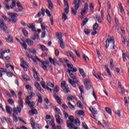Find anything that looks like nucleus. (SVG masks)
<instances>
[{"label": "nucleus", "instance_id": "obj_1", "mask_svg": "<svg viewBox=\"0 0 129 129\" xmlns=\"http://www.w3.org/2000/svg\"><path fill=\"white\" fill-rule=\"evenodd\" d=\"M32 60H33V62L35 63V64H38L37 63V62H40V63H42L41 66L45 71L47 70V66L48 65V63H49L48 61H46L45 62L44 61H42L38 56H35L34 58L33 57H30Z\"/></svg>", "mask_w": 129, "mask_h": 129}, {"label": "nucleus", "instance_id": "obj_2", "mask_svg": "<svg viewBox=\"0 0 129 129\" xmlns=\"http://www.w3.org/2000/svg\"><path fill=\"white\" fill-rule=\"evenodd\" d=\"M110 46L111 47L113 46V49H114V39L113 37L109 36L106 40V48H108Z\"/></svg>", "mask_w": 129, "mask_h": 129}, {"label": "nucleus", "instance_id": "obj_3", "mask_svg": "<svg viewBox=\"0 0 129 129\" xmlns=\"http://www.w3.org/2000/svg\"><path fill=\"white\" fill-rule=\"evenodd\" d=\"M18 97H19V106L17 107V109L19 113H21V111H22V108L24 107V105L23 104V100H22V92L20 91L18 93Z\"/></svg>", "mask_w": 129, "mask_h": 129}, {"label": "nucleus", "instance_id": "obj_4", "mask_svg": "<svg viewBox=\"0 0 129 129\" xmlns=\"http://www.w3.org/2000/svg\"><path fill=\"white\" fill-rule=\"evenodd\" d=\"M59 91V86H55V87L54 88V97L55 99L56 100V101L58 104H61L62 102L61 101V99L58 95H56V93Z\"/></svg>", "mask_w": 129, "mask_h": 129}, {"label": "nucleus", "instance_id": "obj_5", "mask_svg": "<svg viewBox=\"0 0 129 129\" xmlns=\"http://www.w3.org/2000/svg\"><path fill=\"white\" fill-rule=\"evenodd\" d=\"M8 15L9 16V22H11L13 24H15L17 22V16L13 13L9 12Z\"/></svg>", "mask_w": 129, "mask_h": 129}, {"label": "nucleus", "instance_id": "obj_6", "mask_svg": "<svg viewBox=\"0 0 129 129\" xmlns=\"http://www.w3.org/2000/svg\"><path fill=\"white\" fill-rule=\"evenodd\" d=\"M0 26L2 29L4 31V32H5L6 34H9V30H8V27L7 26L5 25V24H4V20H0Z\"/></svg>", "mask_w": 129, "mask_h": 129}, {"label": "nucleus", "instance_id": "obj_7", "mask_svg": "<svg viewBox=\"0 0 129 129\" xmlns=\"http://www.w3.org/2000/svg\"><path fill=\"white\" fill-rule=\"evenodd\" d=\"M5 8L7 9V10H10V9H12V10L15 9L16 8V1L12 0V5L10 6L8 5L7 3L5 4Z\"/></svg>", "mask_w": 129, "mask_h": 129}, {"label": "nucleus", "instance_id": "obj_8", "mask_svg": "<svg viewBox=\"0 0 129 129\" xmlns=\"http://www.w3.org/2000/svg\"><path fill=\"white\" fill-rule=\"evenodd\" d=\"M57 39H58V43L60 48L65 49V44H64V40L62 39V36H59Z\"/></svg>", "mask_w": 129, "mask_h": 129}, {"label": "nucleus", "instance_id": "obj_9", "mask_svg": "<svg viewBox=\"0 0 129 129\" xmlns=\"http://www.w3.org/2000/svg\"><path fill=\"white\" fill-rule=\"evenodd\" d=\"M84 83L87 90H89V89L91 88V85H90V81H89V80L85 79L84 81Z\"/></svg>", "mask_w": 129, "mask_h": 129}, {"label": "nucleus", "instance_id": "obj_10", "mask_svg": "<svg viewBox=\"0 0 129 129\" xmlns=\"http://www.w3.org/2000/svg\"><path fill=\"white\" fill-rule=\"evenodd\" d=\"M63 3L64 6H67V8L64 9V13L66 14V15H68L69 13V4L67 0H63Z\"/></svg>", "mask_w": 129, "mask_h": 129}, {"label": "nucleus", "instance_id": "obj_11", "mask_svg": "<svg viewBox=\"0 0 129 129\" xmlns=\"http://www.w3.org/2000/svg\"><path fill=\"white\" fill-rule=\"evenodd\" d=\"M16 40L20 42L21 45L22 46V47H23L24 49H25V50H27V44H26V42H25V41H24V40L21 39V40H19V39L16 38Z\"/></svg>", "mask_w": 129, "mask_h": 129}, {"label": "nucleus", "instance_id": "obj_12", "mask_svg": "<svg viewBox=\"0 0 129 129\" xmlns=\"http://www.w3.org/2000/svg\"><path fill=\"white\" fill-rule=\"evenodd\" d=\"M55 116L56 122L58 123V124H62L63 123V119H61V118L60 117V115H55Z\"/></svg>", "mask_w": 129, "mask_h": 129}, {"label": "nucleus", "instance_id": "obj_13", "mask_svg": "<svg viewBox=\"0 0 129 129\" xmlns=\"http://www.w3.org/2000/svg\"><path fill=\"white\" fill-rule=\"evenodd\" d=\"M87 10H88V4L85 3V6L84 7V9L82 10V11L81 12V15L82 16H83V15H84V14H85V13L86 12V11H87Z\"/></svg>", "mask_w": 129, "mask_h": 129}, {"label": "nucleus", "instance_id": "obj_14", "mask_svg": "<svg viewBox=\"0 0 129 129\" xmlns=\"http://www.w3.org/2000/svg\"><path fill=\"white\" fill-rule=\"evenodd\" d=\"M74 4L75 5V9L78 10V9H79V6H80V4H81V0H75Z\"/></svg>", "mask_w": 129, "mask_h": 129}, {"label": "nucleus", "instance_id": "obj_15", "mask_svg": "<svg viewBox=\"0 0 129 129\" xmlns=\"http://www.w3.org/2000/svg\"><path fill=\"white\" fill-rule=\"evenodd\" d=\"M69 82L73 87H76V86H75V84H77L78 83V80H76V81H72L71 79L69 80Z\"/></svg>", "mask_w": 129, "mask_h": 129}, {"label": "nucleus", "instance_id": "obj_16", "mask_svg": "<svg viewBox=\"0 0 129 129\" xmlns=\"http://www.w3.org/2000/svg\"><path fill=\"white\" fill-rule=\"evenodd\" d=\"M67 124L68 127H69V128L72 129L75 127V125H74V124H73V122H72L67 121Z\"/></svg>", "mask_w": 129, "mask_h": 129}, {"label": "nucleus", "instance_id": "obj_17", "mask_svg": "<svg viewBox=\"0 0 129 129\" xmlns=\"http://www.w3.org/2000/svg\"><path fill=\"white\" fill-rule=\"evenodd\" d=\"M36 95L38 97V102H39V103H42V102H43V98H42V95L40 93H37Z\"/></svg>", "mask_w": 129, "mask_h": 129}, {"label": "nucleus", "instance_id": "obj_18", "mask_svg": "<svg viewBox=\"0 0 129 129\" xmlns=\"http://www.w3.org/2000/svg\"><path fill=\"white\" fill-rule=\"evenodd\" d=\"M48 4V9L49 10H53V3H52V1L51 0H46Z\"/></svg>", "mask_w": 129, "mask_h": 129}, {"label": "nucleus", "instance_id": "obj_19", "mask_svg": "<svg viewBox=\"0 0 129 129\" xmlns=\"http://www.w3.org/2000/svg\"><path fill=\"white\" fill-rule=\"evenodd\" d=\"M79 71L81 75H82V76L83 77V78H85V77L86 76L85 75V73L84 72V71L83 70V69H82L81 68H79Z\"/></svg>", "mask_w": 129, "mask_h": 129}, {"label": "nucleus", "instance_id": "obj_20", "mask_svg": "<svg viewBox=\"0 0 129 129\" xmlns=\"http://www.w3.org/2000/svg\"><path fill=\"white\" fill-rule=\"evenodd\" d=\"M34 86H35V87H36L37 89L39 90V91H42V90L41 89V86H40V84H39V83L35 82L34 83Z\"/></svg>", "mask_w": 129, "mask_h": 129}, {"label": "nucleus", "instance_id": "obj_21", "mask_svg": "<svg viewBox=\"0 0 129 129\" xmlns=\"http://www.w3.org/2000/svg\"><path fill=\"white\" fill-rule=\"evenodd\" d=\"M29 115H34V114H38V111H37V110L34 109L29 111Z\"/></svg>", "mask_w": 129, "mask_h": 129}, {"label": "nucleus", "instance_id": "obj_22", "mask_svg": "<svg viewBox=\"0 0 129 129\" xmlns=\"http://www.w3.org/2000/svg\"><path fill=\"white\" fill-rule=\"evenodd\" d=\"M6 111L7 113H9L10 114H11L12 111H13V109H12V108H11V107L6 106Z\"/></svg>", "mask_w": 129, "mask_h": 129}, {"label": "nucleus", "instance_id": "obj_23", "mask_svg": "<svg viewBox=\"0 0 129 129\" xmlns=\"http://www.w3.org/2000/svg\"><path fill=\"white\" fill-rule=\"evenodd\" d=\"M25 103L26 104H28V105L31 108H33L34 107V106L35 105V103L34 102H25Z\"/></svg>", "mask_w": 129, "mask_h": 129}, {"label": "nucleus", "instance_id": "obj_24", "mask_svg": "<svg viewBox=\"0 0 129 129\" xmlns=\"http://www.w3.org/2000/svg\"><path fill=\"white\" fill-rule=\"evenodd\" d=\"M26 42L29 46H33V45H34V41L30 39H27L26 40Z\"/></svg>", "mask_w": 129, "mask_h": 129}, {"label": "nucleus", "instance_id": "obj_25", "mask_svg": "<svg viewBox=\"0 0 129 129\" xmlns=\"http://www.w3.org/2000/svg\"><path fill=\"white\" fill-rule=\"evenodd\" d=\"M40 47L43 52H48V48H47L44 45H40Z\"/></svg>", "mask_w": 129, "mask_h": 129}, {"label": "nucleus", "instance_id": "obj_26", "mask_svg": "<svg viewBox=\"0 0 129 129\" xmlns=\"http://www.w3.org/2000/svg\"><path fill=\"white\" fill-rule=\"evenodd\" d=\"M75 120V118L74 116L71 115L69 117V120L67 121H70V122H74Z\"/></svg>", "mask_w": 129, "mask_h": 129}, {"label": "nucleus", "instance_id": "obj_27", "mask_svg": "<svg viewBox=\"0 0 129 129\" xmlns=\"http://www.w3.org/2000/svg\"><path fill=\"white\" fill-rule=\"evenodd\" d=\"M67 55L68 57H71V58H74V54H73V52L72 51H68L67 52Z\"/></svg>", "mask_w": 129, "mask_h": 129}, {"label": "nucleus", "instance_id": "obj_28", "mask_svg": "<svg viewBox=\"0 0 129 129\" xmlns=\"http://www.w3.org/2000/svg\"><path fill=\"white\" fill-rule=\"evenodd\" d=\"M27 27L29 28L32 30L33 32H37V30H36L35 28V26L33 24H30V25H28Z\"/></svg>", "mask_w": 129, "mask_h": 129}, {"label": "nucleus", "instance_id": "obj_29", "mask_svg": "<svg viewBox=\"0 0 129 129\" xmlns=\"http://www.w3.org/2000/svg\"><path fill=\"white\" fill-rule=\"evenodd\" d=\"M67 19H68V17H67V14H65V13H63L62 15V22H64L65 21H66V20H67Z\"/></svg>", "mask_w": 129, "mask_h": 129}, {"label": "nucleus", "instance_id": "obj_30", "mask_svg": "<svg viewBox=\"0 0 129 129\" xmlns=\"http://www.w3.org/2000/svg\"><path fill=\"white\" fill-rule=\"evenodd\" d=\"M6 40L8 43H13V37L11 36H9V37L8 38H6Z\"/></svg>", "mask_w": 129, "mask_h": 129}, {"label": "nucleus", "instance_id": "obj_31", "mask_svg": "<svg viewBox=\"0 0 129 129\" xmlns=\"http://www.w3.org/2000/svg\"><path fill=\"white\" fill-rule=\"evenodd\" d=\"M77 115H83L84 114V111L83 110H79L76 112Z\"/></svg>", "mask_w": 129, "mask_h": 129}, {"label": "nucleus", "instance_id": "obj_32", "mask_svg": "<svg viewBox=\"0 0 129 129\" xmlns=\"http://www.w3.org/2000/svg\"><path fill=\"white\" fill-rule=\"evenodd\" d=\"M105 110L106 111L109 113V114H110V115H111V114H112V112L111 111V109H110V108L109 107H105Z\"/></svg>", "mask_w": 129, "mask_h": 129}, {"label": "nucleus", "instance_id": "obj_33", "mask_svg": "<svg viewBox=\"0 0 129 129\" xmlns=\"http://www.w3.org/2000/svg\"><path fill=\"white\" fill-rule=\"evenodd\" d=\"M87 22H88V19H87V18H85L83 20V22L82 23V27H84V26L86 25V23H87Z\"/></svg>", "mask_w": 129, "mask_h": 129}, {"label": "nucleus", "instance_id": "obj_34", "mask_svg": "<svg viewBox=\"0 0 129 129\" xmlns=\"http://www.w3.org/2000/svg\"><path fill=\"white\" fill-rule=\"evenodd\" d=\"M34 37H31V39L34 40L39 39V35H38L37 33L34 34Z\"/></svg>", "mask_w": 129, "mask_h": 129}, {"label": "nucleus", "instance_id": "obj_35", "mask_svg": "<svg viewBox=\"0 0 129 129\" xmlns=\"http://www.w3.org/2000/svg\"><path fill=\"white\" fill-rule=\"evenodd\" d=\"M98 27H99V25L97 23H95V24L93 25V30L94 31H96L97 29H98Z\"/></svg>", "mask_w": 129, "mask_h": 129}, {"label": "nucleus", "instance_id": "obj_36", "mask_svg": "<svg viewBox=\"0 0 129 129\" xmlns=\"http://www.w3.org/2000/svg\"><path fill=\"white\" fill-rule=\"evenodd\" d=\"M79 89L80 91L81 94L84 93V87L83 86H81L79 87Z\"/></svg>", "mask_w": 129, "mask_h": 129}, {"label": "nucleus", "instance_id": "obj_37", "mask_svg": "<svg viewBox=\"0 0 129 129\" xmlns=\"http://www.w3.org/2000/svg\"><path fill=\"white\" fill-rule=\"evenodd\" d=\"M34 79L36 81H40V78L38 76V73L33 75Z\"/></svg>", "mask_w": 129, "mask_h": 129}, {"label": "nucleus", "instance_id": "obj_38", "mask_svg": "<svg viewBox=\"0 0 129 129\" xmlns=\"http://www.w3.org/2000/svg\"><path fill=\"white\" fill-rule=\"evenodd\" d=\"M90 110L92 113H93L94 114H96V113H97V112H96L95 109H94L93 107L90 108Z\"/></svg>", "mask_w": 129, "mask_h": 129}, {"label": "nucleus", "instance_id": "obj_39", "mask_svg": "<svg viewBox=\"0 0 129 129\" xmlns=\"http://www.w3.org/2000/svg\"><path fill=\"white\" fill-rule=\"evenodd\" d=\"M72 13L74 15V16H76L77 14V10L75 9H75L73 8L72 9Z\"/></svg>", "mask_w": 129, "mask_h": 129}, {"label": "nucleus", "instance_id": "obj_40", "mask_svg": "<svg viewBox=\"0 0 129 129\" xmlns=\"http://www.w3.org/2000/svg\"><path fill=\"white\" fill-rule=\"evenodd\" d=\"M75 123L77 124V125H80V121L78 118H76L75 119Z\"/></svg>", "mask_w": 129, "mask_h": 129}, {"label": "nucleus", "instance_id": "obj_41", "mask_svg": "<svg viewBox=\"0 0 129 129\" xmlns=\"http://www.w3.org/2000/svg\"><path fill=\"white\" fill-rule=\"evenodd\" d=\"M70 77H71V78L74 79V80H76V79H77V77H76V76H75V75H74L73 74H70Z\"/></svg>", "mask_w": 129, "mask_h": 129}, {"label": "nucleus", "instance_id": "obj_42", "mask_svg": "<svg viewBox=\"0 0 129 129\" xmlns=\"http://www.w3.org/2000/svg\"><path fill=\"white\" fill-rule=\"evenodd\" d=\"M55 110L57 113H59V114H61V110H60V109H59L58 107L56 106L54 107Z\"/></svg>", "mask_w": 129, "mask_h": 129}, {"label": "nucleus", "instance_id": "obj_43", "mask_svg": "<svg viewBox=\"0 0 129 129\" xmlns=\"http://www.w3.org/2000/svg\"><path fill=\"white\" fill-rule=\"evenodd\" d=\"M63 115H64V119H67V118L69 117V114H68L65 111H63Z\"/></svg>", "mask_w": 129, "mask_h": 129}, {"label": "nucleus", "instance_id": "obj_44", "mask_svg": "<svg viewBox=\"0 0 129 129\" xmlns=\"http://www.w3.org/2000/svg\"><path fill=\"white\" fill-rule=\"evenodd\" d=\"M107 20L108 23H111V18H110V15H109V14H108V15H107Z\"/></svg>", "mask_w": 129, "mask_h": 129}, {"label": "nucleus", "instance_id": "obj_45", "mask_svg": "<svg viewBox=\"0 0 129 129\" xmlns=\"http://www.w3.org/2000/svg\"><path fill=\"white\" fill-rule=\"evenodd\" d=\"M113 62V59H111V60L110 61V66L111 67V69L112 70V69H113V67H114V66H113V64L112 63Z\"/></svg>", "mask_w": 129, "mask_h": 129}, {"label": "nucleus", "instance_id": "obj_46", "mask_svg": "<svg viewBox=\"0 0 129 129\" xmlns=\"http://www.w3.org/2000/svg\"><path fill=\"white\" fill-rule=\"evenodd\" d=\"M66 86V82L63 81L61 83V87L62 88H65V87Z\"/></svg>", "mask_w": 129, "mask_h": 129}, {"label": "nucleus", "instance_id": "obj_47", "mask_svg": "<svg viewBox=\"0 0 129 129\" xmlns=\"http://www.w3.org/2000/svg\"><path fill=\"white\" fill-rule=\"evenodd\" d=\"M124 100L125 102V105L126 106H128V102L127 101V98L126 97H125L124 98Z\"/></svg>", "mask_w": 129, "mask_h": 129}, {"label": "nucleus", "instance_id": "obj_48", "mask_svg": "<svg viewBox=\"0 0 129 129\" xmlns=\"http://www.w3.org/2000/svg\"><path fill=\"white\" fill-rule=\"evenodd\" d=\"M49 62H50L51 64L54 65L55 64V59H53V58L49 57Z\"/></svg>", "mask_w": 129, "mask_h": 129}, {"label": "nucleus", "instance_id": "obj_49", "mask_svg": "<svg viewBox=\"0 0 129 129\" xmlns=\"http://www.w3.org/2000/svg\"><path fill=\"white\" fill-rule=\"evenodd\" d=\"M64 90L66 93H68V92H70V91L68 90V86H66L64 87Z\"/></svg>", "mask_w": 129, "mask_h": 129}, {"label": "nucleus", "instance_id": "obj_50", "mask_svg": "<svg viewBox=\"0 0 129 129\" xmlns=\"http://www.w3.org/2000/svg\"><path fill=\"white\" fill-rule=\"evenodd\" d=\"M7 72H8V70L7 69L0 68V72H1V73H5Z\"/></svg>", "mask_w": 129, "mask_h": 129}, {"label": "nucleus", "instance_id": "obj_51", "mask_svg": "<svg viewBox=\"0 0 129 129\" xmlns=\"http://www.w3.org/2000/svg\"><path fill=\"white\" fill-rule=\"evenodd\" d=\"M69 106L70 108H71V109H75V108L74 106L73 105H72V104H71V103L70 102H69Z\"/></svg>", "mask_w": 129, "mask_h": 129}, {"label": "nucleus", "instance_id": "obj_52", "mask_svg": "<svg viewBox=\"0 0 129 129\" xmlns=\"http://www.w3.org/2000/svg\"><path fill=\"white\" fill-rule=\"evenodd\" d=\"M47 86H49V87H52V88L55 86L54 84H52L51 82L47 83Z\"/></svg>", "mask_w": 129, "mask_h": 129}, {"label": "nucleus", "instance_id": "obj_53", "mask_svg": "<svg viewBox=\"0 0 129 129\" xmlns=\"http://www.w3.org/2000/svg\"><path fill=\"white\" fill-rule=\"evenodd\" d=\"M13 117L14 121L15 122H18V117H17V116H16V115H15V114H13Z\"/></svg>", "mask_w": 129, "mask_h": 129}, {"label": "nucleus", "instance_id": "obj_54", "mask_svg": "<svg viewBox=\"0 0 129 129\" xmlns=\"http://www.w3.org/2000/svg\"><path fill=\"white\" fill-rule=\"evenodd\" d=\"M116 115L118 116V117H120V110H117L115 112Z\"/></svg>", "mask_w": 129, "mask_h": 129}, {"label": "nucleus", "instance_id": "obj_55", "mask_svg": "<svg viewBox=\"0 0 129 129\" xmlns=\"http://www.w3.org/2000/svg\"><path fill=\"white\" fill-rule=\"evenodd\" d=\"M22 32L24 34V36H28V31H27L26 29H22Z\"/></svg>", "mask_w": 129, "mask_h": 129}, {"label": "nucleus", "instance_id": "obj_56", "mask_svg": "<svg viewBox=\"0 0 129 129\" xmlns=\"http://www.w3.org/2000/svg\"><path fill=\"white\" fill-rule=\"evenodd\" d=\"M73 98H74V97H73V96H69L67 98V99L69 101H71L73 100Z\"/></svg>", "mask_w": 129, "mask_h": 129}, {"label": "nucleus", "instance_id": "obj_57", "mask_svg": "<svg viewBox=\"0 0 129 129\" xmlns=\"http://www.w3.org/2000/svg\"><path fill=\"white\" fill-rule=\"evenodd\" d=\"M32 98V97L30 96H27L26 98V102H30V99Z\"/></svg>", "mask_w": 129, "mask_h": 129}, {"label": "nucleus", "instance_id": "obj_58", "mask_svg": "<svg viewBox=\"0 0 129 129\" xmlns=\"http://www.w3.org/2000/svg\"><path fill=\"white\" fill-rule=\"evenodd\" d=\"M30 52H31L32 54H36L37 53V51H36V49L34 48H31L30 51Z\"/></svg>", "mask_w": 129, "mask_h": 129}, {"label": "nucleus", "instance_id": "obj_59", "mask_svg": "<svg viewBox=\"0 0 129 129\" xmlns=\"http://www.w3.org/2000/svg\"><path fill=\"white\" fill-rule=\"evenodd\" d=\"M82 124H83V127L84 129H89L88 128V126H87V125L85 122H83Z\"/></svg>", "mask_w": 129, "mask_h": 129}, {"label": "nucleus", "instance_id": "obj_60", "mask_svg": "<svg viewBox=\"0 0 129 129\" xmlns=\"http://www.w3.org/2000/svg\"><path fill=\"white\" fill-rule=\"evenodd\" d=\"M8 101L9 104H13V103L15 102L14 100L12 99H8Z\"/></svg>", "mask_w": 129, "mask_h": 129}, {"label": "nucleus", "instance_id": "obj_61", "mask_svg": "<svg viewBox=\"0 0 129 129\" xmlns=\"http://www.w3.org/2000/svg\"><path fill=\"white\" fill-rule=\"evenodd\" d=\"M84 32L86 34V35H88L90 33L89 30H88V29H86V28L84 29Z\"/></svg>", "mask_w": 129, "mask_h": 129}, {"label": "nucleus", "instance_id": "obj_62", "mask_svg": "<svg viewBox=\"0 0 129 129\" xmlns=\"http://www.w3.org/2000/svg\"><path fill=\"white\" fill-rule=\"evenodd\" d=\"M40 84L41 85V86H42L43 88H46V84H45V82L42 81L40 83Z\"/></svg>", "mask_w": 129, "mask_h": 129}, {"label": "nucleus", "instance_id": "obj_63", "mask_svg": "<svg viewBox=\"0 0 129 129\" xmlns=\"http://www.w3.org/2000/svg\"><path fill=\"white\" fill-rule=\"evenodd\" d=\"M67 66L68 67V68H70L71 69H73V64H71L70 63H67Z\"/></svg>", "mask_w": 129, "mask_h": 129}, {"label": "nucleus", "instance_id": "obj_64", "mask_svg": "<svg viewBox=\"0 0 129 129\" xmlns=\"http://www.w3.org/2000/svg\"><path fill=\"white\" fill-rule=\"evenodd\" d=\"M26 88L28 90H32L33 89V88L31 87V86L27 85L26 86Z\"/></svg>", "mask_w": 129, "mask_h": 129}]
</instances>
